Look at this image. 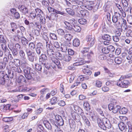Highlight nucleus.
Here are the masks:
<instances>
[{
	"label": "nucleus",
	"mask_w": 132,
	"mask_h": 132,
	"mask_svg": "<svg viewBox=\"0 0 132 132\" xmlns=\"http://www.w3.org/2000/svg\"><path fill=\"white\" fill-rule=\"evenodd\" d=\"M66 11L68 14L73 15L75 13L71 9L68 8L66 9Z\"/></svg>",
	"instance_id": "4d7b16f0"
},
{
	"label": "nucleus",
	"mask_w": 132,
	"mask_h": 132,
	"mask_svg": "<svg viewBox=\"0 0 132 132\" xmlns=\"http://www.w3.org/2000/svg\"><path fill=\"white\" fill-rule=\"evenodd\" d=\"M79 62H77L74 63L73 65L74 66H80L86 63V62L84 61L83 59H79Z\"/></svg>",
	"instance_id": "dca6fc26"
},
{
	"label": "nucleus",
	"mask_w": 132,
	"mask_h": 132,
	"mask_svg": "<svg viewBox=\"0 0 132 132\" xmlns=\"http://www.w3.org/2000/svg\"><path fill=\"white\" fill-rule=\"evenodd\" d=\"M10 50L13 56H16L17 55L18 53V50L15 49L14 48Z\"/></svg>",
	"instance_id": "a18cd8bd"
},
{
	"label": "nucleus",
	"mask_w": 132,
	"mask_h": 132,
	"mask_svg": "<svg viewBox=\"0 0 132 132\" xmlns=\"http://www.w3.org/2000/svg\"><path fill=\"white\" fill-rule=\"evenodd\" d=\"M102 38L103 40H111V36L107 34L103 35Z\"/></svg>",
	"instance_id": "7c9ffc66"
},
{
	"label": "nucleus",
	"mask_w": 132,
	"mask_h": 132,
	"mask_svg": "<svg viewBox=\"0 0 132 132\" xmlns=\"http://www.w3.org/2000/svg\"><path fill=\"white\" fill-rule=\"evenodd\" d=\"M13 120V118L12 117H4L3 119V121L5 122H9L12 121Z\"/></svg>",
	"instance_id": "09e8293b"
},
{
	"label": "nucleus",
	"mask_w": 132,
	"mask_h": 132,
	"mask_svg": "<svg viewBox=\"0 0 132 132\" xmlns=\"http://www.w3.org/2000/svg\"><path fill=\"white\" fill-rule=\"evenodd\" d=\"M103 125L101 128L104 130H106V128H109L111 127V124L110 121L107 118H103Z\"/></svg>",
	"instance_id": "0eeeda50"
},
{
	"label": "nucleus",
	"mask_w": 132,
	"mask_h": 132,
	"mask_svg": "<svg viewBox=\"0 0 132 132\" xmlns=\"http://www.w3.org/2000/svg\"><path fill=\"white\" fill-rule=\"evenodd\" d=\"M39 19H40V21L41 24H44L45 23L46 19L45 17L43 16L41 18H39Z\"/></svg>",
	"instance_id": "052dcab7"
},
{
	"label": "nucleus",
	"mask_w": 132,
	"mask_h": 132,
	"mask_svg": "<svg viewBox=\"0 0 132 132\" xmlns=\"http://www.w3.org/2000/svg\"><path fill=\"white\" fill-rule=\"evenodd\" d=\"M41 47V46L39 44V43H37L36 45L35 51L38 55L40 56L39 59V62L41 63H43L47 60V57L46 56L47 54L46 53H44L41 52L40 53L39 51L40 50V48Z\"/></svg>",
	"instance_id": "f03ea898"
},
{
	"label": "nucleus",
	"mask_w": 132,
	"mask_h": 132,
	"mask_svg": "<svg viewBox=\"0 0 132 132\" xmlns=\"http://www.w3.org/2000/svg\"><path fill=\"white\" fill-rule=\"evenodd\" d=\"M121 108V107L120 105H115L112 111L114 113H116L119 111Z\"/></svg>",
	"instance_id": "f704fd0d"
},
{
	"label": "nucleus",
	"mask_w": 132,
	"mask_h": 132,
	"mask_svg": "<svg viewBox=\"0 0 132 132\" xmlns=\"http://www.w3.org/2000/svg\"><path fill=\"white\" fill-rule=\"evenodd\" d=\"M122 17L120 14L117 12H115L114 15L112 17V21L113 23L118 22V24L114 25L116 27H117L120 26V23L119 20Z\"/></svg>",
	"instance_id": "7ed1b4c3"
},
{
	"label": "nucleus",
	"mask_w": 132,
	"mask_h": 132,
	"mask_svg": "<svg viewBox=\"0 0 132 132\" xmlns=\"http://www.w3.org/2000/svg\"><path fill=\"white\" fill-rule=\"evenodd\" d=\"M41 47L40 48L41 52L46 53L49 56L50 59L52 61V64L53 63L55 68L57 67L58 69L61 68V65L60 61L56 58L54 57L55 53L52 49H51L50 45L47 44L46 45L47 49L44 47L43 44L41 43H38ZM40 50L39 52L40 53Z\"/></svg>",
	"instance_id": "f257e3e1"
},
{
	"label": "nucleus",
	"mask_w": 132,
	"mask_h": 132,
	"mask_svg": "<svg viewBox=\"0 0 132 132\" xmlns=\"http://www.w3.org/2000/svg\"><path fill=\"white\" fill-rule=\"evenodd\" d=\"M74 28H72V29H73L75 31L78 32H79L81 30V28L79 26L76 25H74Z\"/></svg>",
	"instance_id": "37998d69"
},
{
	"label": "nucleus",
	"mask_w": 132,
	"mask_h": 132,
	"mask_svg": "<svg viewBox=\"0 0 132 132\" xmlns=\"http://www.w3.org/2000/svg\"><path fill=\"white\" fill-rule=\"evenodd\" d=\"M94 56V53L93 52L91 51L89 53L85 54V56L83 57L85 59H91Z\"/></svg>",
	"instance_id": "6ab92c4d"
},
{
	"label": "nucleus",
	"mask_w": 132,
	"mask_h": 132,
	"mask_svg": "<svg viewBox=\"0 0 132 132\" xmlns=\"http://www.w3.org/2000/svg\"><path fill=\"white\" fill-rule=\"evenodd\" d=\"M8 75L7 74H6L5 76V77H6V79L8 80L9 79V78H12L14 75V73L11 70H8Z\"/></svg>",
	"instance_id": "2eb2a0df"
},
{
	"label": "nucleus",
	"mask_w": 132,
	"mask_h": 132,
	"mask_svg": "<svg viewBox=\"0 0 132 132\" xmlns=\"http://www.w3.org/2000/svg\"><path fill=\"white\" fill-rule=\"evenodd\" d=\"M75 2L76 3V4L78 5H79L80 7L81 8V6H82L84 5V3L83 2L81 1H80L79 0H75Z\"/></svg>",
	"instance_id": "e2e57ef3"
},
{
	"label": "nucleus",
	"mask_w": 132,
	"mask_h": 132,
	"mask_svg": "<svg viewBox=\"0 0 132 132\" xmlns=\"http://www.w3.org/2000/svg\"><path fill=\"white\" fill-rule=\"evenodd\" d=\"M80 13L81 15V16L84 17L88 15L89 13L88 11L85 10H82L80 11Z\"/></svg>",
	"instance_id": "bb28decb"
},
{
	"label": "nucleus",
	"mask_w": 132,
	"mask_h": 132,
	"mask_svg": "<svg viewBox=\"0 0 132 132\" xmlns=\"http://www.w3.org/2000/svg\"><path fill=\"white\" fill-rule=\"evenodd\" d=\"M69 123L70 126L72 130H74L76 127L75 122L72 119L69 120Z\"/></svg>",
	"instance_id": "aec40b11"
},
{
	"label": "nucleus",
	"mask_w": 132,
	"mask_h": 132,
	"mask_svg": "<svg viewBox=\"0 0 132 132\" xmlns=\"http://www.w3.org/2000/svg\"><path fill=\"white\" fill-rule=\"evenodd\" d=\"M72 36L69 34H66L64 35V38L67 40L70 41L72 38Z\"/></svg>",
	"instance_id": "58836bf2"
},
{
	"label": "nucleus",
	"mask_w": 132,
	"mask_h": 132,
	"mask_svg": "<svg viewBox=\"0 0 132 132\" xmlns=\"http://www.w3.org/2000/svg\"><path fill=\"white\" fill-rule=\"evenodd\" d=\"M114 60L115 63L118 64L121 63L122 60L121 58L118 57H116Z\"/></svg>",
	"instance_id": "72a5a7b5"
},
{
	"label": "nucleus",
	"mask_w": 132,
	"mask_h": 132,
	"mask_svg": "<svg viewBox=\"0 0 132 132\" xmlns=\"http://www.w3.org/2000/svg\"><path fill=\"white\" fill-rule=\"evenodd\" d=\"M64 23L66 26L65 27L67 29L70 30H72V26L67 21H65Z\"/></svg>",
	"instance_id": "b1692460"
},
{
	"label": "nucleus",
	"mask_w": 132,
	"mask_h": 132,
	"mask_svg": "<svg viewBox=\"0 0 132 132\" xmlns=\"http://www.w3.org/2000/svg\"><path fill=\"white\" fill-rule=\"evenodd\" d=\"M35 67L36 70L39 71H41L42 69L41 65L38 64H35Z\"/></svg>",
	"instance_id": "0e129e2a"
},
{
	"label": "nucleus",
	"mask_w": 132,
	"mask_h": 132,
	"mask_svg": "<svg viewBox=\"0 0 132 132\" xmlns=\"http://www.w3.org/2000/svg\"><path fill=\"white\" fill-rule=\"evenodd\" d=\"M47 9L49 12L50 13H55L56 14H59L64 15H65V13L63 12H61L60 11L55 10L53 8L49 6L47 7Z\"/></svg>",
	"instance_id": "9d476101"
},
{
	"label": "nucleus",
	"mask_w": 132,
	"mask_h": 132,
	"mask_svg": "<svg viewBox=\"0 0 132 132\" xmlns=\"http://www.w3.org/2000/svg\"><path fill=\"white\" fill-rule=\"evenodd\" d=\"M80 44V41L78 39H75L73 41V45L75 47L78 46Z\"/></svg>",
	"instance_id": "cd10ccee"
},
{
	"label": "nucleus",
	"mask_w": 132,
	"mask_h": 132,
	"mask_svg": "<svg viewBox=\"0 0 132 132\" xmlns=\"http://www.w3.org/2000/svg\"><path fill=\"white\" fill-rule=\"evenodd\" d=\"M55 118L56 122H55L54 124L56 127H57L58 126H62L64 124L63 119L61 117L58 115H56L55 116Z\"/></svg>",
	"instance_id": "39448f33"
},
{
	"label": "nucleus",
	"mask_w": 132,
	"mask_h": 132,
	"mask_svg": "<svg viewBox=\"0 0 132 132\" xmlns=\"http://www.w3.org/2000/svg\"><path fill=\"white\" fill-rule=\"evenodd\" d=\"M43 123L44 126L48 130H51L52 126L49 122L47 120H44L43 121Z\"/></svg>",
	"instance_id": "412c9836"
},
{
	"label": "nucleus",
	"mask_w": 132,
	"mask_h": 132,
	"mask_svg": "<svg viewBox=\"0 0 132 132\" xmlns=\"http://www.w3.org/2000/svg\"><path fill=\"white\" fill-rule=\"evenodd\" d=\"M82 71L84 74L87 75H90L92 73V72L87 69H84Z\"/></svg>",
	"instance_id": "c9c22d12"
},
{
	"label": "nucleus",
	"mask_w": 132,
	"mask_h": 132,
	"mask_svg": "<svg viewBox=\"0 0 132 132\" xmlns=\"http://www.w3.org/2000/svg\"><path fill=\"white\" fill-rule=\"evenodd\" d=\"M14 43L11 40H9L8 47L11 50L14 48Z\"/></svg>",
	"instance_id": "8fccbe9b"
},
{
	"label": "nucleus",
	"mask_w": 132,
	"mask_h": 132,
	"mask_svg": "<svg viewBox=\"0 0 132 132\" xmlns=\"http://www.w3.org/2000/svg\"><path fill=\"white\" fill-rule=\"evenodd\" d=\"M6 42L4 36L2 35H0V43H5Z\"/></svg>",
	"instance_id": "338daca9"
},
{
	"label": "nucleus",
	"mask_w": 132,
	"mask_h": 132,
	"mask_svg": "<svg viewBox=\"0 0 132 132\" xmlns=\"http://www.w3.org/2000/svg\"><path fill=\"white\" fill-rule=\"evenodd\" d=\"M57 98L55 97H54L52 98L50 101V103L52 105L55 104L57 102Z\"/></svg>",
	"instance_id": "473e14b6"
},
{
	"label": "nucleus",
	"mask_w": 132,
	"mask_h": 132,
	"mask_svg": "<svg viewBox=\"0 0 132 132\" xmlns=\"http://www.w3.org/2000/svg\"><path fill=\"white\" fill-rule=\"evenodd\" d=\"M56 31L58 34L60 36H62L65 35V32L62 29H58Z\"/></svg>",
	"instance_id": "2f4dec72"
},
{
	"label": "nucleus",
	"mask_w": 132,
	"mask_h": 132,
	"mask_svg": "<svg viewBox=\"0 0 132 132\" xmlns=\"http://www.w3.org/2000/svg\"><path fill=\"white\" fill-rule=\"evenodd\" d=\"M56 13H54L51 14L50 16H47L46 17L47 20L52 21V20H56L58 18V15Z\"/></svg>",
	"instance_id": "f8f14e48"
},
{
	"label": "nucleus",
	"mask_w": 132,
	"mask_h": 132,
	"mask_svg": "<svg viewBox=\"0 0 132 132\" xmlns=\"http://www.w3.org/2000/svg\"><path fill=\"white\" fill-rule=\"evenodd\" d=\"M7 80L6 79V78H4L3 76L0 77V84L2 85H4L6 82Z\"/></svg>",
	"instance_id": "e433bc0d"
},
{
	"label": "nucleus",
	"mask_w": 132,
	"mask_h": 132,
	"mask_svg": "<svg viewBox=\"0 0 132 132\" xmlns=\"http://www.w3.org/2000/svg\"><path fill=\"white\" fill-rule=\"evenodd\" d=\"M72 57L69 55L65 54L63 60L67 62L69 61L71 59Z\"/></svg>",
	"instance_id": "a19ab883"
},
{
	"label": "nucleus",
	"mask_w": 132,
	"mask_h": 132,
	"mask_svg": "<svg viewBox=\"0 0 132 132\" xmlns=\"http://www.w3.org/2000/svg\"><path fill=\"white\" fill-rule=\"evenodd\" d=\"M78 21L80 24L82 25H84L86 24L87 22V20L84 18H81L79 19Z\"/></svg>",
	"instance_id": "ea45409f"
},
{
	"label": "nucleus",
	"mask_w": 132,
	"mask_h": 132,
	"mask_svg": "<svg viewBox=\"0 0 132 132\" xmlns=\"http://www.w3.org/2000/svg\"><path fill=\"white\" fill-rule=\"evenodd\" d=\"M11 70L14 73L17 72L18 73H21L22 72L20 67L17 66L12 67L11 68Z\"/></svg>",
	"instance_id": "f3484780"
},
{
	"label": "nucleus",
	"mask_w": 132,
	"mask_h": 132,
	"mask_svg": "<svg viewBox=\"0 0 132 132\" xmlns=\"http://www.w3.org/2000/svg\"><path fill=\"white\" fill-rule=\"evenodd\" d=\"M125 124L124 123L122 122H120L118 124V126L120 129L122 131L123 130V127H124Z\"/></svg>",
	"instance_id": "680f3d73"
},
{
	"label": "nucleus",
	"mask_w": 132,
	"mask_h": 132,
	"mask_svg": "<svg viewBox=\"0 0 132 132\" xmlns=\"http://www.w3.org/2000/svg\"><path fill=\"white\" fill-rule=\"evenodd\" d=\"M81 8L82 9H84L85 8H86L88 10H91L93 8V6L91 5H83L82 6H81Z\"/></svg>",
	"instance_id": "49530a36"
},
{
	"label": "nucleus",
	"mask_w": 132,
	"mask_h": 132,
	"mask_svg": "<svg viewBox=\"0 0 132 132\" xmlns=\"http://www.w3.org/2000/svg\"><path fill=\"white\" fill-rule=\"evenodd\" d=\"M97 122L99 126L101 128L102 125H103V119L102 120V121L99 119H97Z\"/></svg>",
	"instance_id": "603ef678"
},
{
	"label": "nucleus",
	"mask_w": 132,
	"mask_h": 132,
	"mask_svg": "<svg viewBox=\"0 0 132 132\" xmlns=\"http://www.w3.org/2000/svg\"><path fill=\"white\" fill-rule=\"evenodd\" d=\"M116 6L118 8V9H119L121 13H124L125 14V16L123 15V16H126V14L124 12L123 10L122 9L121 7V6L119 4H116Z\"/></svg>",
	"instance_id": "6e6d98bb"
},
{
	"label": "nucleus",
	"mask_w": 132,
	"mask_h": 132,
	"mask_svg": "<svg viewBox=\"0 0 132 132\" xmlns=\"http://www.w3.org/2000/svg\"><path fill=\"white\" fill-rule=\"evenodd\" d=\"M64 23L66 26L65 27L67 29L70 30H72V26L67 21H65Z\"/></svg>",
	"instance_id": "393cba45"
},
{
	"label": "nucleus",
	"mask_w": 132,
	"mask_h": 132,
	"mask_svg": "<svg viewBox=\"0 0 132 132\" xmlns=\"http://www.w3.org/2000/svg\"><path fill=\"white\" fill-rule=\"evenodd\" d=\"M72 117L74 120L77 121L79 120V116L75 111L71 113Z\"/></svg>",
	"instance_id": "c85d7f7f"
},
{
	"label": "nucleus",
	"mask_w": 132,
	"mask_h": 132,
	"mask_svg": "<svg viewBox=\"0 0 132 132\" xmlns=\"http://www.w3.org/2000/svg\"><path fill=\"white\" fill-rule=\"evenodd\" d=\"M50 36L51 38L53 40H56L57 37L56 35L54 33H50Z\"/></svg>",
	"instance_id": "13d9d810"
},
{
	"label": "nucleus",
	"mask_w": 132,
	"mask_h": 132,
	"mask_svg": "<svg viewBox=\"0 0 132 132\" xmlns=\"http://www.w3.org/2000/svg\"><path fill=\"white\" fill-rule=\"evenodd\" d=\"M89 50V48L84 47L82 50L81 51V52L83 55V57L85 56V54H87V52Z\"/></svg>",
	"instance_id": "79ce46f5"
},
{
	"label": "nucleus",
	"mask_w": 132,
	"mask_h": 132,
	"mask_svg": "<svg viewBox=\"0 0 132 132\" xmlns=\"http://www.w3.org/2000/svg\"><path fill=\"white\" fill-rule=\"evenodd\" d=\"M95 38L92 35H88L86 37V40L89 46H92L94 44L95 41Z\"/></svg>",
	"instance_id": "6e6552de"
},
{
	"label": "nucleus",
	"mask_w": 132,
	"mask_h": 132,
	"mask_svg": "<svg viewBox=\"0 0 132 132\" xmlns=\"http://www.w3.org/2000/svg\"><path fill=\"white\" fill-rule=\"evenodd\" d=\"M22 43L23 45L26 46L28 44L29 41L24 37H22L21 38Z\"/></svg>",
	"instance_id": "4be33fe9"
},
{
	"label": "nucleus",
	"mask_w": 132,
	"mask_h": 132,
	"mask_svg": "<svg viewBox=\"0 0 132 132\" xmlns=\"http://www.w3.org/2000/svg\"><path fill=\"white\" fill-rule=\"evenodd\" d=\"M61 49L62 52H66L67 51V47L66 45H61Z\"/></svg>",
	"instance_id": "864d4df0"
},
{
	"label": "nucleus",
	"mask_w": 132,
	"mask_h": 132,
	"mask_svg": "<svg viewBox=\"0 0 132 132\" xmlns=\"http://www.w3.org/2000/svg\"><path fill=\"white\" fill-rule=\"evenodd\" d=\"M128 111V110L127 108L124 107L121 109L119 111V113L121 114H125Z\"/></svg>",
	"instance_id": "4c0bfd02"
},
{
	"label": "nucleus",
	"mask_w": 132,
	"mask_h": 132,
	"mask_svg": "<svg viewBox=\"0 0 132 132\" xmlns=\"http://www.w3.org/2000/svg\"><path fill=\"white\" fill-rule=\"evenodd\" d=\"M83 106L84 109L86 110L89 111L90 110V106L89 103L88 102L86 101L84 102Z\"/></svg>",
	"instance_id": "5701e85b"
},
{
	"label": "nucleus",
	"mask_w": 132,
	"mask_h": 132,
	"mask_svg": "<svg viewBox=\"0 0 132 132\" xmlns=\"http://www.w3.org/2000/svg\"><path fill=\"white\" fill-rule=\"evenodd\" d=\"M102 53L104 54H107L109 52V51H108V47H104L102 49Z\"/></svg>",
	"instance_id": "69168bd1"
},
{
	"label": "nucleus",
	"mask_w": 132,
	"mask_h": 132,
	"mask_svg": "<svg viewBox=\"0 0 132 132\" xmlns=\"http://www.w3.org/2000/svg\"><path fill=\"white\" fill-rule=\"evenodd\" d=\"M31 68L29 67H24L23 69V71L24 74V75L30 73Z\"/></svg>",
	"instance_id": "c756f323"
},
{
	"label": "nucleus",
	"mask_w": 132,
	"mask_h": 132,
	"mask_svg": "<svg viewBox=\"0 0 132 132\" xmlns=\"http://www.w3.org/2000/svg\"><path fill=\"white\" fill-rule=\"evenodd\" d=\"M19 54L20 56L21 59L23 60H24L26 59V56L25 53L23 50H21L20 51Z\"/></svg>",
	"instance_id": "c03bdc74"
},
{
	"label": "nucleus",
	"mask_w": 132,
	"mask_h": 132,
	"mask_svg": "<svg viewBox=\"0 0 132 132\" xmlns=\"http://www.w3.org/2000/svg\"><path fill=\"white\" fill-rule=\"evenodd\" d=\"M18 8L19 11L25 15L28 13L29 11L28 9L24 5H20L18 6Z\"/></svg>",
	"instance_id": "1a4fd4ad"
},
{
	"label": "nucleus",
	"mask_w": 132,
	"mask_h": 132,
	"mask_svg": "<svg viewBox=\"0 0 132 132\" xmlns=\"http://www.w3.org/2000/svg\"><path fill=\"white\" fill-rule=\"evenodd\" d=\"M130 82L127 80H118L117 82V85L122 88H127L129 85Z\"/></svg>",
	"instance_id": "423d86ee"
},
{
	"label": "nucleus",
	"mask_w": 132,
	"mask_h": 132,
	"mask_svg": "<svg viewBox=\"0 0 132 132\" xmlns=\"http://www.w3.org/2000/svg\"><path fill=\"white\" fill-rule=\"evenodd\" d=\"M122 56L124 58H126V59L129 60L128 62L129 63H132V54H127L126 53H123L122 54Z\"/></svg>",
	"instance_id": "4468645a"
},
{
	"label": "nucleus",
	"mask_w": 132,
	"mask_h": 132,
	"mask_svg": "<svg viewBox=\"0 0 132 132\" xmlns=\"http://www.w3.org/2000/svg\"><path fill=\"white\" fill-rule=\"evenodd\" d=\"M25 51L27 54L28 60L32 62L34 61V58L36 57L37 55L34 52L31 51L29 48H26Z\"/></svg>",
	"instance_id": "20e7f679"
},
{
	"label": "nucleus",
	"mask_w": 132,
	"mask_h": 132,
	"mask_svg": "<svg viewBox=\"0 0 132 132\" xmlns=\"http://www.w3.org/2000/svg\"><path fill=\"white\" fill-rule=\"evenodd\" d=\"M35 11L37 19H38L39 18H41L42 16L44 15L43 12L39 8L35 9Z\"/></svg>",
	"instance_id": "9b49d317"
},
{
	"label": "nucleus",
	"mask_w": 132,
	"mask_h": 132,
	"mask_svg": "<svg viewBox=\"0 0 132 132\" xmlns=\"http://www.w3.org/2000/svg\"><path fill=\"white\" fill-rule=\"evenodd\" d=\"M64 55L62 54L60 52L57 51L55 53V55L58 59L61 60H63V59H64Z\"/></svg>",
	"instance_id": "a211bd4d"
},
{
	"label": "nucleus",
	"mask_w": 132,
	"mask_h": 132,
	"mask_svg": "<svg viewBox=\"0 0 132 132\" xmlns=\"http://www.w3.org/2000/svg\"><path fill=\"white\" fill-rule=\"evenodd\" d=\"M12 16L15 19H18L20 18V14L17 12L13 14Z\"/></svg>",
	"instance_id": "bf43d9fd"
},
{
	"label": "nucleus",
	"mask_w": 132,
	"mask_h": 132,
	"mask_svg": "<svg viewBox=\"0 0 132 132\" xmlns=\"http://www.w3.org/2000/svg\"><path fill=\"white\" fill-rule=\"evenodd\" d=\"M116 83L114 81H108L106 82V85L107 86H112L114 85Z\"/></svg>",
	"instance_id": "3c124183"
},
{
	"label": "nucleus",
	"mask_w": 132,
	"mask_h": 132,
	"mask_svg": "<svg viewBox=\"0 0 132 132\" xmlns=\"http://www.w3.org/2000/svg\"><path fill=\"white\" fill-rule=\"evenodd\" d=\"M74 108L75 111L77 114H79L81 116H83L84 113L83 110L79 107L77 106H73Z\"/></svg>",
	"instance_id": "ddd939ff"
},
{
	"label": "nucleus",
	"mask_w": 132,
	"mask_h": 132,
	"mask_svg": "<svg viewBox=\"0 0 132 132\" xmlns=\"http://www.w3.org/2000/svg\"><path fill=\"white\" fill-rule=\"evenodd\" d=\"M108 51L109 52H114L115 49L114 47L112 45H110L108 46Z\"/></svg>",
	"instance_id": "774afa93"
},
{
	"label": "nucleus",
	"mask_w": 132,
	"mask_h": 132,
	"mask_svg": "<svg viewBox=\"0 0 132 132\" xmlns=\"http://www.w3.org/2000/svg\"><path fill=\"white\" fill-rule=\"evenodd\" d=\"M128 1L126 0H122L121 2L123 6L125 7H127L128 6Z\"/></svg>",
	"instance_id": "5fc2aeb1"
},
{
	"label": "nucleus",
	"mask_w": 132,
	"mask_h": 132,
	"mask_svg": "<svg viewBox=\"0 0 132 132\" xmlns=\"http://www.w3.org/2000/svg\"><path fill=\"white\" fill-rule=\"evenodd\" d=\"M29 49L32 50L35 49V44L33 42H30L29 44Z\"/></svg>",
	"instance_id": "de8ad7c7"
},
{
	"label": "nucleus",
	"mask_w": 132,
	"mask_h": 132,
	"mask_svg": "<svg viewBox=\"0 0 132 132\" xmlns=\"http://www.w3.org/2000/svg\"><path fill=\"white\" fill-rule=\"evenodd\" d=\"M128 29V27L127 24H121V28H119V30L121 32H122L123 31L125 32Z\"/></svg>",
	"instance_id": "a878e982"
}]
</instances>
